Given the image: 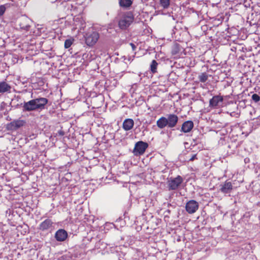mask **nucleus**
<instances>
[{
	"label": "nucleus",
	"mask_w": 260,
	"mask_h": 260,
	"mask_svg": "<svg viewBox=\"0 0 260 260\" xmlns=\"http://www.w3.org/2000/svg\"><path fill=\"white\" fill-rule=\"evenodd\" d=\"M85 44L89 47H93L100 39V34L95 31L88 32L84 35Z\"/></svg>",
	"instance_id": "1"
},
{
	"label": "nucleus",
	"mask_w": 260,
	"mask_h": 260,
	"mask_svg": "<svg viewBox=\"0 0 260 260\" xmlns=\"http://www.w3.org/2000/svg\"><path fill=\"white\" fill-rule=\"evenodd\" d=\"M183 181V178L178 175L175 178H170L167 181V185L169 190L177 189Z\"/></svg>",
	"instance_id": "2"
},
{
	"label": "nucleus",
	"mask_w": 260,
	"mask_h": 260,
	"mask_svg": "<svg viewBox=\"0 0 260 260\" xmlns=\"http://www.w3.org/2000/svg\"><path fill=\"white\" fill-rule=\"evenodd\" d=\"M134 21V16L131 13H127L119 20L118 25L121 29H124L128 27Z\"/></svg>",
	"instance_id": "3"
},
{
	"label": "nucleus",
	"mask_w": 260,
	"mask_h": 260,
	"mask_svg": "<svg viewBox=\"0 0 260 260\" xmlns=\"http://www.w3.org/2000/svg\"><path fill=\"white\" fill-rule=\"evenodd\" d=\"M25 124L26 121L25 120L18 119L7 124L6 128L8 131H15L23 127Z\"/></svg>",
	"instance_id": "4"
},
{
	"label": "nucleus",
	"mask_w": 260,
	"mask_h": 260,
	"mask_svg": "<svg viewBox=\"0 0 260 260\" xmlns=\"http://www.w3.org/2000/svg\"><path fill=\"white\" fill-rule=\"evenodd\" d=\"M148 147V144L143 141H139L135 144L133 152L135 155H142Z\"/></svg>",
	"instance_id": "5"
},
{
	"label": "nucleus",
	"mask_w": 260,
	"mask_h": 260,
	"mask_svg": "<svg viewBox=\"0 0 260 260\" xmlns=\"http://www.w3.org/2000/svg\"><path fill=\"white\" fill-rule=\"evenodd\" d=\"M199 205L198 202L193 200L187 202L185 205V209L189 214L195 213L199 209Z\"/></svg>",
	"instance_id": "6"
},
{
	"label": "nucleus",
	"mask_w": 260,
	"mask_h": 260,
	"mask_svg": "<svg viewBox=\"0 0 260 260\" xmlns=\"http://www.w3.org/2000/svg\"><path fill=\"white\" fill-rule=\"evenodd\" d=\"M223 101V96L220 94L214 95L210 100L209 106L211 108H217L219 107L220 104L222 103Z\"/></svg>",
	"instance_id": "7"
},
{
	"label": "nucleus",
	"mask_w": 260,
	"mask_h": 260,
	"mask_svg": "<svg viewBox=\"0 0 260 260\" xmlns=\"http://www.w3.org/2000/svg\"><path fill=\"white\" fill-rule=\"evenodd\" d=\"M53 222L50 219H46L39 225L38 229L41 231H46L53 227Z\"/></svg>",
	"instance_id": "8"
},
{
	"label": "nucleus",
	"mask_w": 260,
	"mask_h": 260,
	"mask_svg": "<svg viewBox=\"0 0 260 260\" xmlns=\"http://www.w3.org/2000/svg\"><path fill=\"white\" fill-rule=\"evenodd\" d=\"M167 120L168 121V127L169 128H173L177 125L179 118L176 115L174 114H171L168 115Z\"/></svg>",
	"instance_id": "9"
},
{
	"label": "nucleus",
	"mask_w": 260,
	"mask_h": 260,
	"mask_svg": "<svg viewBox=\"0 0 260 260\" xmlns=\"http://www.w3.org/2000/svg\"><path fill=\"white\" fill-rule=\"evenodd\" d=\"M35 102V106L37 109L43 110L45 108V106L48 103V101L46 98H40L33 100Z\"/></svg>",
	"instance_id": "10"
},
{
	"label": "nucleus",
	"mask_w": 260,
	"mask_h": 260,
	"mask_svg": "<svg viewBox=\"0 0 260 260\" xmlns=\"http://www.w3.org/2000/svg\"><path fill=\"white\" fill-rule=\"evenodd\" d=\"M68 237L67 232L63 229L57 230L55 234V238L57 241L62 242Z\"/></svg>",
	"instance_id": "11"
},
{
	"label": "nucleus",
	"mask_w": 260,
	"mask_h": 260,
	"mask_svg": "<svg viewBox=\"0 0 260 260\" xmlns=\"http://www.w3.org/2000/svg\"><path fill=\"white\" fill-rule=\"evenodd\" d=\"M193 123L192 121H186L182 124L181 131L185 133H188L193 128Z\"/></svg>",
	"instance_id": "12"
},
{
	"label": "nucleus",
	"mask_w": 260,
	"mask_h": 260,
	"mask_svg": "<svg viewBox=\"0 0 260 260\" xmlns=\"http://www.w3.org/2000/svg\"><path fill=\"white\" fill-rule=\"evenodd\" d=\"M30 21L27 18H23L19 20V26L22 30L28 31L30 29Z\"/></svg>",
	"instance_id": "13"
},
{
	"label": "nucleus",
	"mask_w": 260,
	"mask_h": 260,
	"mask_svg": "<svg viewBox=\"0 0 260 260\" xmlns=\"http://www.w3.org/2000/svg\"><path fill=\"white\" fill-rule=\"evenodd\" d=\"M233 189V185L231 182L226 181L223 184L221 185L220 191L223 193L230 192Z\"/></svg>",
	"instance_id": "14"
},
{
	"label": "nucleus",
	"mask_w": 260,
	"mask_h": 260,
	"mask_svg": "<svg viewBox=\"0 0 260 260\" xmlns=\"http://www.w3.org/2000/svg\"><path fill=\"white\" fill-rule=\"evenodd\" d=\"M134 125V120L131 118H127L124 120L122 127L125 131H128L133 128Z\"/></svg>",
	"instance_id": "15"
},
{
	"label": "nucleus",
	"mask_w": 260,
	"mask_h": 260,
	"mask_svg": "<svg viewBox=\"0 0 260 260\" xmlns=\"http://www.w3.org/2000/svg\"><path fill=\"white\" fill-rule=\"evenodd\" d=\"M24 110L26 111H31L37 110L35 106V102L31 100L27 102H25L23 106Z\"/></svg>",
	"instance_id": "16"
},
{
	"label": "nucleus",
	"mask_w": 260,
	"mask_h": 260,
	"mask_svg": "<svg viewBox=\"0 0 260 260\" xmlns=\"http://www.w3.org/2000/svg\"><path fill=\"white\" fill-rule=\"evenodd\" d=\"M11 87V86L8 84L7 82L5 81L0 82V93H4L5 92H10Z\"/></svg>",
	"instance_id": "17"
},
{
	"label": "nucleus",
	"mask_w": 260,
	"mask_h": 260,
	"mask_svg": "<svg viewBox=\"0 0 260 260\" xmlns=\"http://www.w3.org/2000/svg\"><path fill=\"white\" fill-rule=\"evenodd\" d=\"M156 125L160 129H162L165 127L168 126V121L167 120V118L164 116L159 118L156 121Z\"/></svg>",
	"instance_id": "18"
},
{
	"label": "nucleus",
	"mask_w": 260,
	"mask_h": 260,
	"mask_svg": "<svg viewBox=\"0 0 260 260\" xmlns=\"http://www.w3.org/2000/svg\"><path fill=\"white\" fill-rule=\"evenodd\" d=\"M180 50V45L178 43H175L172 47L171 54L172 55H177L179 53Z\"/></svg>",
	"instance_id": "19"
},
{
	"label": "nucleus",
	"mask_w": 260,
	"mask_h": 260,
	"mask_svg": "<svg viewBox=\"0 0 260 260\" xmlns=\"http://www.w3.org/2000/svg\"><path fill=\"white\" fill-rule=\"evenodd\" d=\"M133 2L132 0H120L119 6L122 8H128L132 6Z\"/></svg>",
	"instance_id": "20"
},
{
	"label": "nucleus",
	"mask_w": 260,
	"mask_h": 260,
	"mask_svg": "<svg viewBox=\"0 0 260 260\" xmlns=\"http://www.w3.org/2000/svg\"><path fill=\"white\" fill-rule=\"evenodd\" d=\"M208 77L209 75L206 72L202 73L198 76V79L200 82L202 83L205 82L208 80Z\"/></svg>",
	"instance_id": "21"
},
{
	"label": "nucleus",
	"mask_w": 260,
	"mask_h": 260,
	"mask_svg": "<svg viewBox=\"0 0 260 260\" xmlns=\"http://www.w3.org/2000/svg\"><path fill=\"white\" fill-rule=\"evenodd\" d=\"M158 63L155 60H153L150 65V70L152 73H155L157 72V67Z\"/></svg>",
	"instance_id": "22"
},
{
	"label": "nucleus",
	"mask_w": 260,
	"mask_h": 260,
	"mask_svg": "<svg viewBox=\"0 0 260 260\" xmlns=\"http://www.w3.org/2000/svg\"><path fill=\"white\" fill-rule=\"evenodd\" d=\"M74 41V39L71 38L70 39H67L64 42V48L68 49L70 48L73 44Z\"/></svg>",
	"instance_id": "23"
},
{
	"label": "nucleus",
	"mask_w": 260,
	"mask_h": 260,
	"mask_svg": "<svg viewBox=\"0 0 260 260\" xmlns=\"http://www.w3.org/2000/svg\"><path fill=\"white\" fill-rule=\"evenodd\" d=\"M160 4L164 9H167L170 5V0H160Z\"/></svg>",
	"instance_id": "24"
},
{
	"label": "nucleus",
	"mask_w": 260,
	"mask_h": 260,
	"mask_svg": "<svg viewBox=\"0 0 260 260\" xmlns=\"http://www.w3.org/2000/svg\"><path fill=\"white\" fill-rule=\"evenodd\" d=\"M251 98L255 102H258L260 101V96L256 93L252 94Z\"/></svg>",
	"instance_id": "25"
},
{
	"label": "nucleus",
	"mask_w": 260,
	"mask_h": 260,
	"mask_svg": "<svg viewBox=\"0 0 260 260\" xmlns=\"http://www.w3.org/2000/svg\"><path fill=\"white\" fill-rule=\"evenodd\" d=\"M6 11V8L4 6L2 5L0 6V16H2Z\"/></svg>",
	"instance_id": "26"
},
{
	"label": "nucleus",
	"mask_w": 260,
	"mask_h": 260,
	"mask_svg": "<svg viewBox=\"0 0 260 260\" xmlns=\"http://www.w3.org/2000/svg\"><path fill=\"white\" fill-rule=\"evenodd\" d=\"M130 46H131L133 51H135L136 50V46H135V45L134 44H133L132 43H130Z\"/></svg>",
	"instance_id": "27"
},
{
	"label": "nucleus",
	"mask_w": 260,
	"mask_h": 260,
	"mask_svg": "<svg viewBox=\"0 0 260 260\" xmlns=\"http://www.w3.org/2000/svg\"><path fill=\"white\" fill-rule=\"evenodd\" d=\"M197 154H194L189 159V160L190 161H193L195 159H197Z\"/></svg>",
	"instance_id": "28"
},
{
	"label": "nucleus",
	"mask_w": 260,
	"mask_h": 260,
	"mask_svg": "<svg viewBox=\"0 0 260 260\" xmlns=\"http://www.w3.org/2000/svg\"><path fill=\"white\" fill-rule=\"evenodd\" d=\"M59 134L61 136H63L64 135V133L62 131H59Z\"/></svg>",
	"instance_id": "29"
}]
</instances>
